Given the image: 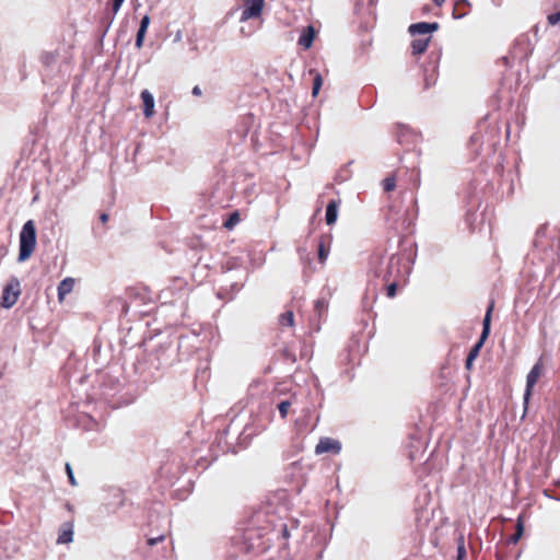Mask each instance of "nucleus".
Segmentation results:
<instances>
[{"label":"nucleus","instance_id":"f257e3e1","mask_svg":"<svg viewBox=\"0 0 560 560\" xmlns=\"http://www.w3.org/2000/svg\"><path fill=\"white\" fill-rule=\"evenodd\" d=\"M405 258L399 255L385 256L382 253H373L369 258L368 276L370 281L382 282L395 279H406L410 267L402 269Z\"/></svg>","mask_w":560,"mask_h":560},{"label":"nucleus","instance_id":"f03ea898","mask_svg":"<svg viewBox=\"0 0 560 560\" xmlns=\"http://www.w3.org/2000/svg\"><path fill=\"white\" fill-rule=\"evenodd\" d=\"M36 246V229L32 220L24 223L20 232V252L18 261H25L31 257Z\"/></svg>","mask_w":560,"mask_h":560},{"label":"nucleus","instance_id":"7ed1b4c3","mask_svg":"<svg viewBox=\"0 0 560 560\" xmlns=\"http://www.w3.org/2000/svg\"><path fill=\"white\" fill-rule=\"evenodd\" d=\"M493 308H494V301L492 300V301H490V303L487 307V311H486V314H485V317L482 320V331H481L480 338H479L478 342L469 350V353L466 358V368L468 370L471 368L472 362L478 357L480 349L482 348L485 341L487 340V338L490 335L491 315H492Z\"/></svg>","mask_w":560,"mask_h":560},{"label":"nucleus","instance_id":"20e7f679","mask_svg":"<svg viewBox=\"0 0 560 560\" xmlns=\"http://www.w3.org/2000/svg\"><path fill=\"white\" fill-rule=\"evenodd\" d=\"M21 294V283L16 277H11L3 288L1 296V306L4 308L12 307L19 300Z\"/></svg>","mask_w":560,"mask_h":560},{"label":"nucleus","instance_id":"39448f33","mask_svg":"<svg viewBox=\"0 0 560 560\" xmlns=\"http://www.w3.org/2000/svg\"><path fill=\"white\" fill-rule=\"evenodd\" d=\"M440 59V54L431 52L429 55V61L423 67V78H424V88L429 89L434 85L438 80V62Z\"/></svg>","mask_w":560,"mask_h":560},{"label":"nucleus","instance_id":"423d86ee","mask_svg":"<svg viewBox=\"0 0 560 560\" xmlns=\"http://www.w3.org/2000/svg\"><path fill=\"white\" fill-rule=\"evenodd\" d=\"M542 369L544 368H542L541 362L538 361V362H536L534 364V366L532 368V370L527 374V377H526V388H525V393H524V406H525V409L527 408L529 398L532 396L533 387L535 386V384L537 383L538 378L540 377V375L542 373Z\"/></svg>","mask_w":560,"mask_h":560},{"label":"nucleus","instance_id":"0eeeda50","mask_svg":"<svg viewBox=\"0 0 560 560\" xmlns=\"http://www.w3.org/2000/svg\"><path fill=\"white\" fill-rule=\"evenodd\" d=\"M264 8V0H245L241 14V21L245 22L249 19L258 18Z\"/></svg>","mask_w":560,"mask_h":560},{"label":"nucleus","instance_id":"6e6552de","mask_svg":"<svg viewBox=\"0 0 560 560\" xmlns=\"http://www.w3.org/2000/svg\"><path fill=\"white\" fill-rule=\"evenodd\" d=\"M341 450V444L338 440L331 438H322L315 446V453L317 455L324 453L338 454Z\"/></svg>","mask_w":560,"mask_h":560},{"label":"nucleus","instance_id":"1a4fd4ad","mask_svg":"<svg viewBox=\"0 0 560 560\" xmlns=\"http://www.w3.org/2000/svg\"><path fill=\"white\" fill-rule=\"evenodd\" d=\"M106 505L109 508L110 512H116L119 508L125 504V495L121 489L112 488L108 491Z\"/></svg>","mask_w":560,"mask_h":560},{"label":"nucleus","instance_id":"9d476101","mask_svg":"<svg viewBox=\"0 0 560 560\" xmlns=\"http://www.w3.org/2000/svg\"><path fill=\"white\" fill-rule=\"evenodd\" d=\"M438 22H419L413 23L408 27L411 36L430 34L439 30Z\"/></svg>","mask_w":560,"mask_h":560},{"label":"nucleus","instance_id":"9b49d317","mask_svg":"<svg viewBox=\"0 0 560 560\" xmlns=\"http://www.w3.org/2000/svg\"><path fill=\"white\" fill-rule=\"evenodd\" d=\"M340 206V200L338 199H331L327 206H326V214H325V221L328 225H332L336 223L338 218V209Z\"/></svg>","mask_w":560,"mask_h":560},{"label":"nucleus","instance_id":"f8f14e48","mask_svg":"<svg viewBox=\"0 0 560 560\" xmlns=\"http://www.w3.org/2000/svg\"><path fill=\"white\" fill-rule=\"evenodd\" d=\"M141 100L143 102V114L147 118L154 115V97L148 90L141 92Z\"/></svg>","mask_w":560,"mask_h":560},{"label":"nucleus","instance_id":"ddd939ff","mask_svg":"<svg viewBox=\"0 0 560 560\" xmlns=\"http://www.w3.org/2000/svg\"><path fill=\"white\" fill-rule=\"evenodd\" d=\"M406 279H393L388 281H382V282H374V288L377 289V287H384L386 289V295L388 298H394L397 293V287L401 281H405Z\"/></svg>","mask_w":560,"mask_h":560},{"label":"nucleus","instance_id":"4468645a","mask_svg":"<svg viewBox=\"0 0 560 560\" xmlns=\"http://www.w3.org/2000/svg\"><path fill=\"white\" fill-rule=\"evenodd\" d=\"M315 32L313 26H306L299 37V45L305 49H308L314 40Z\"/></svg>","mask_w":560,"mask_h":560},{"label":"nucleus","instance_id":"2eb2a0df","mask_svg":"<svg viewBox=\"0 0 560 560\" xmlns=\"http://www.w3.org/2000/svg\"><path fill=\"white\" fill-rule=\"evenodd\" d=\"M327 308H328V303L325 299H318L316 301L315 308H314V315L311 318L312 325H314L315 319L318 322L322 319V317L326 314Z\"/></svg>","mask_w":560,"mask_h":560},{"label":"nucleus","instance_id":"dca6fc26","mask_svg":"<svg viewBox=\"0 0 560 560\" xmlns=\"http://www.w3.org/2000/svg\"><path fill=\"white\" fill-rule=\"evenodd\" d=\"M73 539V525L71 523H66L62 525V529L59 533L57 538L58 544H68Z\"/></svg>","mask_w":560,"mask_h":560},{"label":"nucleus","instance_id":"f3484780","mask_svg":"<svg viewBox=\"0 0 560 560\" xmlns=\"http://www.w3.org/2000/svg\"><path fill=\"white\" fill-rule=\"evenodd\" d=\"M74 287V280L72 278H66L58 284V299L62 301L67 294H69Z\"/></svg>","mask_w":560,"mask_h":560},{"label":"nucleus","instance_id":"a211bd4d","mask_svg":"<svg viewBox=\"0 0 560 560\" xmlns=\"http://www.w3.org/2000/svg\"><path fill=\"white\" fill-rule=\"evenodd\" d=\"M431 36L427 38H416L411 42V52L412 55H421L423 54L429 45Z\"/></svg>","mask_w":560,"mask_h":560},{"label":"nucleus","instance_id":"6ab92c4d","mask_svg":"<svg viewBox=\"0 0 560 560\" xmlns=\"http://www.w3.org/2000/svg\"><path fill=\"white\" fill-rule=\"evenodd\" d=\"M404 214L400 213V210L396 208V206H389L386 220L390 223V225L395 229H397V224L400 219H402Z\"/></svg>","mask_w":560,"mask_h":560},{"label":"nucleus","instance_id":"aec40b11","mask_svg":"<svg viewBox=\"0 0 560 560\" xmlns=\"http://www.w3.org/2000/svg\"><path fill=\"white\" fill-rule=\"evenodd\" d=\"M40 61L47 68L54 66L58 61V52L57 51H44L40 55Z\"/></svg>","mask_w":560,"mask_h":560},{"label":"nucleus","instance_id":"412c9836","mask_svg":"<svg viewBox=\"0 0 560 560\" xmlns=\"http://www.w3.org/2000/svg\"><path fill=\"white\" fill-rule=\"evenodd\" d=\"M279 324L282 327H293V325H294V314H293V311L288 310L284 313H282L279 316Z\"/></svg>","mask_w":560,"mask_h":560},{"label":"nucleus","instance_id":"4be33fe9","mask_svg":"<svg viewBox=\"0 0 560 560\" xmlns=\"http://www.w3.org/2000/svg\"><path fill=\"white\" fill-rule=\"evenodd\" d=\"M524 533V525L521 517L517 518L516 530L515 533L508 539L509 544L515 545L521 539Z\"/></svg>","mask_w":560,"mask_h":560},{"label":"nucleus","instance_id":"5701e85b","mask_svg":"<svg viewBox=\"0 0 560 560\" xmlns=\"http://www.w3.org/2000/svg\"><path fill=\"white\" fill-rule=\"evenodd\" d=\"M240 213L237 211H234L224 221L223 226L228 230H232L240 222Z\"/></svg>","mask_w":560,"mask_h":560},{"label":"nucleus","instance_id":"b1692460","mask_svg":"<svg viewBox=\"0 0 560 560\" xmlns=\"http://www.w3.org/2000/svg\"><path fill=\"white\" fill-rule=\"evenodd\" d=\"M329 255V247L325 245L324 237L318 243V260L323 264Z\"/></svg>","mask_w":560,"mask_h":560},{"label":"nucleus","instance_id":"393cba45","mask_svg":"<svg viewBox=\"0 0 560 560\" xmlns=\"http://www.w3.org/2000/svg\"><path fill=\"white\" fill-rule=\"evenodd\" d=\"M125 0H112V15L108 16V24H107V28L109 27V25L113 23L114 19H115V15L117 14V12L119 11L121 4L124 3Z\"/></svg>","mask_w":560,"mask_h":560},{"label":"nucleus","instance_id":"a878e982","mask_svg":"<svg viewBox=\"0 0 560 560\" xmlns=\"http://www.w3.org/2000/svg\"><path fill=\"white\" fill-rule=\"evenodd\" d=\"M291 405H292V401L289 399L282 400L277 405V408H278L282 419H284L288 416Z\"/></svg>","mask_w":560,"mask_h":560},{"label":"nucleus","instance_id":"bb28decb","mask_svg":"<svg viewBox=\"0 0 560 560\" xmlns=\"http://www.w3.org/2000/svg\"><path fill=\"white\" fill-rule=\"evenodd\" d=\"M322 85H323L322 75L318 72H316L315 77H314V80H313V89H312V95L314 97L318 94Z\"/></svg>","mask_w":560,"mask_h":560},{"label":"nucleus","instance_id":"cd10ccee","mask_svg":"<svg viewBox=\"0 0 560 560\" xmlns=\"http://www.w3.org/2000/svg\"><path fill=\"white\" fill-rule=\"evenodd\" d=\"M395 187H396V180L394 177H386L383 180V189L385 191H392L395 189Z\"/></svg>","mask_w":560,"mask_h":560},{"label":"nucleus","instance_id":"c85d7f7f","mask_svg":"<svg viewBox=\"0 0 560 560\" xmlns=\"http://www.w3.org/2000/svg\"><path fill=\"white\" fill-rule=\"evenodd\" d=\"M466 557V548L463 538L459 540L457 546V559L456 560H464Z\"/></svg>","mask_w":560,"mask_h":560},{"label":"nucleus","instance_id":"c756f323","mask_svg":"<svg viewBox=\"0 0 560 560\" xmlns=\"http://www.w3.org/2000/svg\"><path fill=\"white\" fill-rule=\"evenodd\" d=\"M547 20L550 25L558 24L560 22V10L558 12L549 14Z\"/></svg>","mask_w":560,"mask_h":560},{"label":"nucleus","instance_id":"7c9ffc66","mask_svg":"<svg viewBox=\"0 0 560 560\" xmlns=\"http://www.w3.org/2000/svg\"><path fill=\"white\" fill-rule=\"evenodd\" d=\"M66 471H67V475H68L69 482L72 486H77V481H75V478H74L71 465L69 463L66 464Z\"/></svg>","mask_w":560,"mask_h":560},{"label":"nucleus","instance_id":"2f4dec72","mask_svg":"<svg viewBox=\"0 0 560 560\" xmlns=\"http://www.w3.org/2000/svg\"><path fill=\"white\" fill-rule=\"evenodd\" d=\"M149 24H150V16L149 15H144V16H142V19L140 21V26L139 27L148 30Z\"/></svg>","mask_w":560,"mask_h":560},{"label":"nucleus","instance_id":"473e14b6","mask_svg":"<svg viewBox=\"0 0 560 560\" xmlns=\"http://www.w3.org/2000/svg\"><path fill=\"white\" fill-rule=\"evenodd\" d=\"M164 539V535H160L158 537H152V538H149L148 539V545L150 546H154L156 545L158 542L162 541Z\"/></svg>","mask_w":560,"mask_h":560},{"label":"nucleus","instance_id":"72a5a7b5","mask_svg":"<svg viewBox=\"0 0 560 560\" xmlns=\"http://www.w3.org/2000/svg\"><path fill=\"white\" fill-rule=\"evenodd\" d=\"M143 40H144V37L136 36L135 45L138 49H140L143 46Z\"/></svg>","mask_w":560,"mask_h":560},{"label":"nucleus","instance_id":"f704fd0d","mask_svg":"<svg viewBox=\"0 0 560 560\" xmlns=\"http://www.w3.org/2000/svg\"><path fill=\"white\" fill-rule=\"evenodd\" d=\"M243 287V282H233L231 284V288L234 292H238L241 288Z\"/></svg>","mask_w":560,"mask_h":560},{"label":"nucleus","instance_id":"c9c22d12","mask_svg":"<svg viewBox=\"0 0 560 560\" xmlns=\"http://www.w3.org/2000/svg\"><path fill=\"white\" fill-rule=\"evenodd\" d=\"M191 93L195 96H200L202 94V91H201V89L198 85H196V86L192 88Z\"/></svg>","mask_w":560,"mask_h":560},{"label":"nucleus","instance_id":"e433bc0d","mask_svg":"<svg viewBox=\"0 0 560 560\" xmlns=\"http://www.w3.org/2000/svg\"><path fill=\"white\" fill-rule=\"evenodd\" d=\"M148 30L145 28H138V32H137V36H140V37H145V33H147Z\"/></svg>","mask_w":560,"mask_h":560},{"label":"nucleus","instance_id":"4c0bfd02","mask_svg":"<svg viewBox=\"0 0 560 560\" xmlns=\"http://www.w3.org/2000/svg\"><path fill=\"white\" fill-rule=\"evenodd\" d=\"M100 220L102 223H106L108 221V214L107 213H102L100 215Z\"/></svg>","mask_w":560,"mask_h":560},{"label":"nucleus","instance_id":"58836bf2","mask_svg":"<svg viewBox=\"0 0 560 560\" xmlns=\"http://www.w3.org/2000/svg\"><path fill=\"white\" fill-rule=\"evenodd\" d=\"M466 13H457L456 10L453 11L454 19H462L465 16Z\"/></svg>","mask_w":560,"mask_h":560},{"label":"nucleus","instance_id":"ea45409f","mask_svg":"<svg viewBox=\"0 0 560 560\" xmlns=\"http://www.w3.org/2000/svg\"><path fill=\"white\" fill-rule=\"evenodd\" d=\"M479 139H480V137H479V135H478V133L472 135V136H471V138H470V140H471L472 142H477V141H479Z\"/></svg>","mask_w":560,"mask_h":560},{"label":"nucleus","instance_id":"a19ab883","mask_svg":"<svg viewBox=\"0 0 560 560\" xmlns=\"http://www.w3.org/2000/svg\"><path fill=\"white\" fill-rule=\"evenodd\" d=\"M445 0H433L436 5H441Z\"/></svg>","mask_w":560,"mask_h":560},{"label":"nucleus","instance_id":"79ce46f5","mask_svg":"<svg viewBox=\"0 0 560 560\" xmlns=\"http://www.w3.org/2000/svg\"><path fill=\"white\" fill-rule=\"evenodd\" d=\"M110 383L115 386H119V381L117 380H110Z\"/></svg>","mask_w":560,"mask_h":560},{"label":"nucleus","instance_id":"37998d69","mask_svg":"<svg viewBox=\"0 0 560 560\" xmlns=\"http://www.w3.org/2000/svg\"><path fill=\"white\" fill-rule=\"evenodd\" d=\"M112 394L109 392H104V396H110Z\"/></svg>","mask_w":560,"mask_h":560},{"label":"nucleus","instance_id":"c03bdc74","mask_svg":"<svg viewBox=\"0 0 560 560\" xmlns=\"http://www.w3.org/2000/svg\"><path fill=\"white\" fill-rule=\"evenodd\" d=\"M315 330H316V331H318V330H319V325H318V324L315 326Z\"/></svg>","mask_w":560,"mask_h":560}]
</instances>
